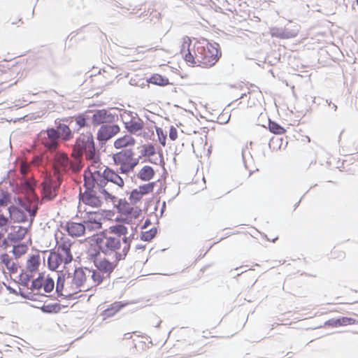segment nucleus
Listing matches in <instances>:
<instances>
[{"label":"nucleus","mask_w":358,"mask_h":358,"mask_svg":"<svg viewBox=\"0 0 358 358\" xmlns=\"http://www.w3.org/2000/svg\"><path fill=\"white\" fill-rule=\"evenodd\" d=\"M86 171L90 175L88 183L96 184L107 196H110L115 201L116 194L125 185L124 180L120 176V172L106 166L101 161L96 165H89Z\"/></svg>","instance_id":"obj_1"},{"label":"nucleus","mask_w":358,"mask_h":358,"mask_svg":"<svg viewBox=\"0 0 358 358\" xmlns=\"http://www.w3.org/2000/svg\"><path fill=\"white\" fill-rule=\"evenodd\" d=\"M99 249L104 255L113 256L116 262L124 259L131 247L128 238H120L107 233H102L96 238Z\"/></svg>","instance_id":"obj_2"},{"label":"nucleus","mask_w":358,"mask_h":358,"mask_svg":"<svg viewBox=\"0 0 358 358\" xmlns=\"http://www.w3.org/2000/svg\"><path fill=\"white\" fill-rule=\"evenodd\" d=\"M90 165H96L100 161L99 152L96 150L93 135L90 133L81 134L76 139L71 156L75 160H80L83 155Z\"/></svg>","instance_id":"obj_3"},{"label":"nucleus","mask_w":358,"mask_h":358,"mask_svg":"<svg viewBox=\"0 0 358 358\" xmlns=\"http://www.w3.org/2000/svg\"><path fill=\"white\" fill-rule=\"evenodd\" d=\"M90 175L85 171L84 185L86 189L80 194V201L85 205L93 208L100 207L102 204L103 199L114 202L113 199L110 196H107L101 188L96 187V184H94V187L93 184H90L91 185H90L88 183V179H90Z\"/></svg>","instance_id":"obj_4"},{"label":"nucleus","mask_w":358,"mask_h":358,"mask_svg":"<svg viewBox=\"0 0 358 358\" xmlns=\"http://www.w3.org/2000/svg\"><path fill=\"white\" fill-rule=\"evenodd\" d=\"M218 47L219 45L217 43L213 44L206 39H202L201 47L196 50L199 55L196 66L209 68L215 65L221 56Z\"/></svg>","instance_id":"obj_5"},{"label":"nucleus","mask_w":358,"mask_h":358,"mask_svg":"<svg viewBox=\"0 0 358 358\" xmlns=\"http://www.w3.org/2000/svg\"><path fill=\"white\" fill-rule=\"evenodd\" d=\"M114 164L119 167L120 173L122 174H129L134 171L136 166L139 163V158L136 157L133 149L122 150L112 156Z\"/></svg>","instance_id":"obj_6"},{"label":"nucleus","mask_w":358,"mask_h":358,"mask_svg":"<svg viewBox=\"0 0 358 358\" xmlns=\"http://www.w3.org/2000/svg\"><path fill=\"white\" fill-rule=\"evenodd\" d=\"M52 167L54 170L53 175L57 176H59L60 178L70 169H71L73 172L76 173L81 169L78 160L71 162L68 155L63 152H57L54 155Z\"/></svg>","instance_id":"obj_7"},{"label":"nucleus","mask_w":358,"mask_h":358,"mask_svg":"<svg viewBox=\"0 0 358 358\" xmlns=\"http://www.w3.org/2000/svg\"><path fill=\"white\" fill-rule=\"evenodd\" d=\"M202 39L196 40L192 44V40L189 36H184L182 38L180 52L185 62L191 66H196L198 62L197 49L201 47Z\"/></svg>","instance_id":"obj_8"},{"label":"nucleus","mask_w":358,"mask_h":358,"mask_svg":"<svg viewBox=\"0 0 358 358\" xmlns=\"http://www.w3.org/2000/svg\"><path fill=\"white\" fill-rule=\"evenodd\" d=\"M62 178L59 176L52 175L46 177L41 185L43 187V196L45 199L51 200L57 195L59 187L61 185Z\"/></svg>","instance_id":"obj_9"},{"label":"nucleus","mask_w":358,"mask_h":358,"mask_svg":"<svg viewBox=\"0 0 358 358\" xmlns=\"http://www.w3.org/2000/svg\"><path fill=\"white\" fill-rule=\"evenodd\" d=\"M87 270L85 271L82 268L76 269L73 276H69L71 286L74 289V295L81 292H87L90 289L85 288L89 280Z\"/></svg>","instance_id":"obj_10"},{"label":"nucleus","mask_w":358,"mask_h":358,"mask_svg":"<svg viewBox=\"0 0 358 358\" xmlns=\"http://www.w3.org/2000/svg\"><path fill=\"white\" fill-rule=\"evenodd\" d=\"M155 186V182H150L140 185L137 188L134 189L129 197L130 203L132 204H136L137 203L140 202L144 196L153 192Z\"/></svg>","instance_id":"obj_11"},{"label":"nucleus","mask_w":358,"mask_h":358,"mask_svg":"<svg viewBox=\"0 0 358 358\" xmlns=\"http://www.w3.org/2000/svg\"><path fill=\"white\" fill-rule=\"evenodd\" d=\"M55 282L48 275L45 276L43 273L38 274V278L31 282V289L39 290L43 288L45 292H50L53 290Z\"/></svg>","instance_id":"obj_12"},{"label":"nucleus","mask_w":358,"mask_h":358,"mask_svg":"<svg viewBox=\"0 0 358 358\" xmlns=\"http://www.w3.org/2000/svg\"><path fill=\"white\" fill-rule=\"evenodd\" d=\"M120 131V127L117 124L102 125L97 132V140L99 142H106Z\"/></svg>","instance_id":"obj_13"},{"label":"nucleus","mask_w":358,"mask_h":358,"mask_svg":"<svg viewBox=\"0 0 358 358\" xmlns=\"http://www.w3.org/2000/svg\"><path fill=\"white\" fill-rule=\"evenodd\" d=\"M58 134L56 129L51 128L48 129L41 138L42 144L49 150H55L58 146Z\"/></svg>","instance_id":"obj_14"},{"label":"nucleus","mask_w":358,"mask_h":358,"mask_svg":"<svg viewBox=\"0 0 358 358\" xmlns=\"http://www.w3.org/2000/svg\"><path fill=\"white\" fill-rule=\"evenodd\" d=\"M56 292L59 295L64 296H71L74 295V289L71 286L69 276L65 278L64 276H58Z\"/></svg>","instance_id":"obj_15"},{"label":"nucleus","mask_w":358,"mask_h":358,"mask_svg":"<svg viewBox=\"0 0 358 358\" xmlns=\"http://www.w3.org/2000/svg\"><path fill=\"white\" fill-rule=\"evenodd\" d=\"M83 217L85 225L89 230H97L101 228V215L99 213L86 212Z\"/></svg>","instance_id":"obj_16"},{"label":"nucleus","mask_w":358,"mask_h":358,"mask_svg":"<svg viewBox=\"0 0 358 358\" xmlns=\"http://www.w3.org/2000/svg\"><path fill=\"white\" fill-rule=\"evenodd\" d=\"M72 243L71 241L66 238H61L57 241L56 252L62 255L66 261H72L73 255L71 254V248Z\"/></svg>","instance_id":"obj_17"},{"label":"nucleus","mask_w":358,"mask_h":358,"mask_svg":"<svg viewBox=\"0 0 358 358\" xmlns=\"http://www.w3.org/2000/svg\"><path fill=\"white\" fill-rule=\"evenodd\" d=\"M47 262L48 268L52 271H55L62 264L65 265L69 264L71 261H66L64 256L60 253L56 251H50Z\"/></svg>","instance_id":"obj_18"},{"label":"nucleus","mask_w":358,"mask_h":358,"mask_svg":"<svg viewBox=\"0 0 358 358\" xmlns=\"http://www.w3.org/2000/svg\"><path fill=\"white\" fill-rule=\"evenodd\" d=\"M117 262H116L115 259L113 262H110L104 257L102 259H97L94 264L98 270L109 278L110 273L117 266Z\"/></svg>","instance_id":"obj_19"},{"label":"nucleus","mask_w":358,"mask_h":358,"mask_svg":"<svg viewBox=\"0 0 358 358\" xmlns=\"http://www.w3.org/2000/svg\"><path fill=\"white\" fill-rule=\"evenodd\" d=\"M87 272L88 273L89 276V280L87 283V285H85V288L87 289H92L93 288H95L101 283L105 278H108L98 269L93 271L87 269Z\"/></svg>","instance_id":"obj_20"},{"label":"nucleus","mask_w":358,"mask_h":358,"mask_svg":"<svg viewBox=\"0 0 358 358\" xmlns=\"http://www.w3.org/2000/svg\"><path fill=\"white\" fill-rule=\"evenodd\" d=\"M120 210L130 222H135L142 216V210L140 208L130 206L127 202L121 206Z\"/></svg>","instance_id":"obj_21"},{"label":"nucleus","mask_w":358,"mask_h":358,"mask_svg":"<svg viewBox=\"0 0 358 358\" xmlns=\"http://www.w3.org/2000/svg\"><path fill=\"white\" fill-rule=\"evenodd\" d=\"M27 233V229L18 225H13L10 228V231L8 234L7 239L16 243L22 240Z\"/></svg>","instance_id":"obj_22"},{"label":"nucleus","mask_w":358,"mask_h":358,"mask_svg":"<svg viewBox=\"0 0 358 358\" xmlns=\"http://www.w3.org/2000/svg\"><path fill=\"white\" fill-rule=\"evenodd\" d=\"M128 303L122 301H115L110 304L101 313L103 320L110 318L115 315L121 309L124 308Z\"/></svg>","instance_id":"obj_23"},{"label":"nucleus","mask_w":358,"mask_h":358,"mask_svg":"<svg viewBox=\"0 0 358 358\" xmlns=\"http://www.w3.org/2000/svg\"><path fill=\"white\" fill-rule=\"evenodd\" d=\"M136 143V141L133 136L127 134L117 138L113 143V146L115 149L117 150H124L134 146Z\"/></svg>","instance_id":"obj_24"},{"label":"nucleus","mask_w":358,"mask_h":358,"mask_svg":"<svg viewBox=\"0 0 358 358\" xmlns=\"http://www.w3.org/2000/svg\"><path fill=\"white\" fill-rule=\"evenodd\" d=\"M86 229L85 225L81 223L72 222L66 224V231L68 234L72 237L83 236Z\"/></svg>","instance_id":"obj_25"},{"label":"nucleus","mask_w":358,"mask_h":358,"mask_svg":"<svg viewBox=\"0 0 358 358\" xmlns=\"http://www.w3.org/2000/svg\"><path fill=\"white\" fill-rule=\"evenodd\" d=\"M112 119L113 116L108 113L106 110L103 109L98 110L94 113L92 117V121L94 125H99L101 124L108 123L112 121Z\"/></svg>","instance_id":"obj_26"},{"label":"nucleus","mask_w":358,"mask_h":358,"mask_svg":"<svg viewBox=\"0 0 358 358\" xmlns=\"http://www.w3.org/2000/svg\"><path fill=\"white\" fill-rule=\"evenodd\" d=\"M10 219L15 222H24L27 220L25 210H22L16 206H11L8 208Z\"/></svg>","instance_id":"obj_27"},{"label":"nucleus","mask_w":358,"mask_h":358,"mask_svg":"<svg viewBox=\"0 0 358 358\" xmlns=\"http://www.w3.org/2000/svg\"><path fill=\"white\" fill-rule=\"evenodd\" d=\"M40 265V255L38 253L31 255L26 262V270L30 273H36L38 271Z\"/></svg>","instance_id":"obj_28"},{"label":"nucleus","mask_w":358,"mask_h":358,"mask_svg":"<svg viewBox=\"0 0 358 358\" xmlns=\"http://www.w3.org/2000/svg\"><path fill=\"white\" fill-rule=\"evenodd\" d=\"M125 128L131 133L136 134L144 127L143 121L141 119H132L124 123Z\"/></svg>","instance_id":"obj_29"},{"label":"nucleus","mask_w":358,"mask_h":358,"mask_svg":"<svg viewBox=\"0 0 358 358\" xmlns=\"http://www.w3.org/2000/svg\"><path fill=\"white\" fill-rule=\"evenodd\" d=\"M155 175V171L150 166H143L138 172L137 178L142 181H150Z\"/></svg>","instance_id":"obj_30"},{"label":"nucleus","mask_w":358,"mask_h":358,"mask_svg":"<svg viewBox=\"0 0 358 358\" xmlns=\"http://www.w3.org/2000/svg\"><path fill=\"white\" fill-rule=\"evenodd\" d=\"M128 234L127 228L123 224H115L110 226L108 229V234L111 236H115L120 238H127V234Z\"/></svg>","instance_id":"obj_31"},{"label":"nucleus","mask_w":358,"mask_h":358,"mask_svg":"<svg viewBox=\"0 0 358 358\" xmlns=\"http://www.w3.org/2000/svg\"><path fill=\"white\" fill-rule=\"evenodd\" d=\"M58 134V138H61L63 141H69L73 137L72 131L68 125L59 123L56 129Z\"/></svg>","instance_id":"obj_32"},{"label":"nucleus","mask_w":358,"mask_h":358,"mask_svg":"<svg viewBox=\"0 0 358 358\" xmlns=\"http://www.w3.org/2000/svg\"><path fill=\"white\" fill-rule=\"evenodd\" d=\"M299 32V26L296 24L285 27L281 31V34L278 36H282V38H290L297 36Z\"/></svg>","instance_id":"obj_33"},{"label":"nucleus","mask_w":358,"mask_h":358,"mask_svg":"<svg viewBox=\"0 0 358 358\" xmlns=\"http://www.w3.org/2000/svg\"><path fill=\"white\" fill-rule=\"evenodd\" d=\"M148 82L159 86H166L169 84V81L167 78L157 73L152 75L148 80Z\"/></svg>","instance_id":"obj_34"},{"label":"nucleus","mask_w":358,"mask_h":358,"mask_svg":"<svg viewBox=\"0 0 358 358\" xmlns=\"http://www.w3.org/2000/svg\"><path fill=\"white\" fill-rule=\"evenodd\" d=\"M0 263L4 265L8 270L14 271L15 266L12 259L6 253H3L0 256Z\"/></svg>","instance_id":"obj_35"},{"label":"nucleus","mask_w":358,"mask_h":358,"mask_svg":"<svg viewBox=\"0 0 358 358\" xmlns=\"http://www.w3.org/2000/svg\"><path fill=\"white\" fill-rule=\"evenodd\" d=\"M156 154V149L152 143L145 144L143 145L141 155L145 157H150Z\"/></svg>","instance_id":"obj_36"},{"label":"nucleus","mask_w":358,"mask_h":358,"mask_svg":"<svg viewBox=\"0 0 358 358\" xmlns=\"http://www.w3.org/2000/svg\"><path fill=\"white\" fill-rule=\"evenodd\" d=\"M41 310L45 313H56L60 311L61 306L57 303L44 304Z\"/></svg>","instance_id":"obj_37"},{"label":"nucleus","mask_w":358,"mask_h":358,"mask_svg":"<svg viewBox=\"0 0 358 358\" xmlns=\"http://www.w3.org/2000/svg\"><path fill=\"white\" fill-rule=\"evenodd\" d=\"M157 228L153 227L149 230L143 231L141 232V238L145 241H150L157 234Z\"/></svg>","instance_id":"obj_38"},{"label":"nucleus","mask_w":358,"mask_h":358,"mask_svg":"<svg viewBox=\"0 0 358 358\" xmlns=\"http://www.w3.org/2000/svg\"><path fill=\"white\" fill-rule=\"evenodd\" d=\"M268 128L271 132L278 135L284 134L286 132L285 129L275 122L269 121Z\"/></svg>","instance_id":"obj_39"},{"label":"nucleus","mask_w":358,"mask_h":358,"mask_svg":"<svg viewBox=\"0 0 358 358\" xmlns=\"http://www.w3.org/2000/svg\"><path fill=\"white\" fill-rule=\"evenodd\" d=\"M28 250V247L26 244H18L13 246V253L16 257H20V256L24 255Z\"/></svg>","instance_id":"obj_40"},{"label":"nucleus","mask_w":358,"mask_h":358,"mask_svg":"<svg viewBox=\"0 0 358 358\" xmlns=\"http://www.w3.org/2000/svg\"><path fill=\"white\" fill-rule=\"evenodd\" d=\"M331 257L334 259H343L345 257V252L340 248L334 247L331 251Z\"/></svg>","instance_id":"obj_41"},{"label":"nucleus","mask_w":358,"mask_h":358,"mask_svg":"<svg viewBox=\"0 0 358 358\" xmlns=\"http://www.w3.org/2000/svg\"><path fill=\"white\" fill-rule=\"evenodd\" d=\"M355 323V320L351 317H343L336 320V324L338 326H346L354 324Z\"/></svg>","instance_id":"obj_42"},{"label":"nucleus","mask_w":358,"mask_h":358,"mask_svg":"<svg viewBox=\"0 0 358 358\" xmlns=\"http://www.w3.org/2000/svg\"><path fill=\"white\" fill-rule=\"evenodd\" d=\"M156 133L158 136V140L163 147L166 145V134L164 132L163 129L160 127L156 128Z\"/></svg>","instance_id":"obj_43"},{"label":"nucleus","mask_w":358,"mask_h":358,"mask_svg":"<svg viewBox=\"0 0 358 358\" xmlns=\"http://www.w3.org/2000/svg\"><path fill=\"white\" fill-rule=\"evenodd\" d=\"M76 122L80 128L84 127L87 124V119L84 115H80L75 117Z\"/></svg>","instance_id":"obj_44"},{"label":"nucleus","mask_w":358,"mask_h":358,"mask_svg":"<svg viewBox=\"0 0 358 358\" xmlns=\"http://www.w3.org/2000/svg\"><path fill=\"white\" fill-rule=\"evenodd\" d=\"M8 224V219L3 215H0V229L4 232L7 231V227Z\"/></svg>","instance_id":"obj_45"},{"label":"nucleus","mask_w":358,"mask_h":358,"mask_svg":"<svg viewBox=\"0 0 358 358\" xmlns=\"http://www.w3.org/2000/svg\"><path fill=\"white\" fill-rule=\"evenodd\" d=\"M25 211L26 212H28L29 213V225L31 224L33 220H34V218L36 215V213L37 212V210H38V208L36 206L34 207L33 209H29V208H24Z\"/></svg>","instance_id":"obj_46"},{"label":"nucleus","mask_w":358,"mask_h":358,"mask_svg":"<svg viewBox=\"0 0 358 358\" xmlns=\"http://www.w3.org/2000/svg\"><path fill=\"white\" fill-rule=\"evenodd\" d=\"M10 203V196L8 194H3L0 198V206H6Z\"/></svg>","instance_id":"obj_47"},{"label":"nucleus","mask_w":358,"mask_h":358,"mask_svg":"<svg viewBox=\"0 0 358 358\" xmlns=\"http://www.w3.org/2000/svg\"><path fill=\"white\" fill-rule=\"evenodd\" d=\"M169 138L172 141H175L178 138V131L173 127H171L169 130Z\"/></svg>","instance_id":"obj_48"},{"label":"nucleus","mask_w":358,"mask_h":358,"mask_svg":"<svg viewBox=\"0 0 358 358\" xmlns=\"http://www.w3.org/2000/svg\"><path fill=\"white\" fill-rule=\"evenodd\" d=\"M8 246L7 240L4 238L3 233L0 231V247L6 248Z\"/></svg>","instance_id":"obj_49"},{"label":"nucleus","mask_w":358,"mask_h":358,"mask_svg":"<svg viewBox=\"0 0 358 358\" xmlns=\"http://www.w3.org/2000/svg\"><path fill=\"white\" fill-rule=\"evenodd\" d=\"M29 171V165L26 162H22L20 166V173L25 176Z\"/></svg>","instance_id":"obj_50"},{"label":"nucleus","mask_w":358,"mask_h":358,"mask_svg":"<svg viewBox=\"0 0 358 358\" xmlns=\"http://www.w3.org/2000/svg\"><path fill=\"white\" fill-rule=\"evenodd\" d=\"M281 31H282V29H278V28H271V34L272 36H275V37L282 38V36H278L279 34H281Z\"/></svg>","instance_id":"obj_51"},{"label":"nucleus","mask_w":358,"mask_h":358,"mask_svg":"<svg viewBox=\"0 0 358 358\" xmlns=\"http://www.w3.org/2000/svg\"><path fill=\"white\" fill-rule=\"evenodd\" d=\"M41 162V157L39 156H36L33 159V160L31 161V163L34 164V165L38 166Z\"/></svg>","instance_id":"obj_52"},{"label":"nucleus","mask_w":358,"mask_h":358,"mask_svg":"<svg viewBox=\"0 0 358 358\" xmlns=\"http://www.w3.org/2000/svg\"><path fill=\"white\" fill-rule=\"evenodd\" d=\"M150 224V221L147 219L145 221V223L142 226V229H145L147 226L149 225Z\"/></svg>","instance_id":"obj_53"},{"label":"nucleus","mask_w":358,"mask_h":358,"mask_svg":"<svg viewBox=\"0 0 358 358\" xmlns=\"http://www.w3.org/2000/svg\"><path fill=\"white\" fill-rule=\"evenodd\" d=\"M356 302H358V301H354L351 302V303H356Z\"/></svg>","instance_id":"obj_54"},{"label":"nucleus","mask_w":358,"mask_h":358,"mask_svg":"<svg viewBox=\"0 0 358 358\" xmlns=\"http://www.w3.org/2000/svg\"><path fill=\"white\" fill-rule=\"evenodd\" d=\"M17 200L19 201V202H21V199L20 198H18Z\"/></svg>","instance_id":"obj_55"},{"label":"nucleus","mask_w":358,"mask_h":358,"mask_svg":"<svg viewBox=\"0 0 358 358\" xmlns=\"http://www.w3.org/2000/svg\"><path fill=\"white\" fill-rule=\"evenodd\" d=\"M357 5H358V0H357Z\"/></svg>","instance_id":"obj_56"}]
</instances>
